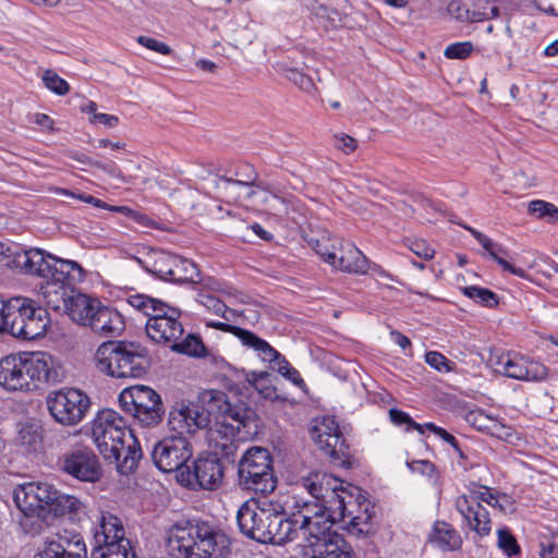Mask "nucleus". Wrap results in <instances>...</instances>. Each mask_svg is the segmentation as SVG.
Instances as JSON below:
<instances>
[{
  "label": "nucleus",
  "mask_w": 558,
  "mask_h": 558,
  "mask_svg": "<svg viewBox=\"0 0 558 558\" xmlns=\"http://www.w3.org/2000/svg\"><path fill=\"white\" fill-rule=\"evenodd\" d=\"M49 508V523L52 519L66 517L71 521H81L86 515V506L75 496L61 494L56 489Z\"/></svg>",
  "instance_id": "obj_28"
},
{
  "label": "nucleus",
  "mask_w": 558,
  "mask_h": 558,
  "mask_svg": "<svg viewBox=\"0 0 558 558\" xmlns=\"http://www.w3.org/2000/svg\"><path fill=\"white\" fill-rule=\"evenodd\" d=\"M314 15L317 20L325 23V26L337 27L342 22L341 13L332 8H328L325 4H318L314 9Z\"/></svg>",
  "instance_id": "obj_48"
},
{
  "label": "nucleus",
  "mask_w": 558,
  "mask_h": 558,
  "mask_svg": "<svg viewBox=\"0 0 558 558\" xmlns=\"http://www.w3.org/2000/svg\"><path fill=\"white\" fill-rule=\"evenodd\" d=\"M335 267L345 272L364 275L369 270V262L354 244L347 242L339 247Z\"/></svg>",
  "instance_id": "obj_30"
},
{
  "label": "nucleus",
  "mask_w": 558,
  "mask_h": 558,
  "mask_svg": "<svg viewBox=\"0 0 558 558\" xmlns=\"http://www.w3.org/2000/svg\"><path fill=\"white\" fill-rule=\"evenodd\" d=\"M167 547L174 558H227L231 541L208 522L187 521L170 530Z\"/></svg>",
  "instance_id": "obj_5"
},
{
  "label": "nucleus",
  "mask_w": 558,
  "mask_h": 558,
  "mask_svg": "<svg viewBox=\"0 0 558 558\" xmlns=\"http://www.w3.org/2000/svg\"><path fill=\"white\" fill-rule=\"evenodd\" d=\"M41 80L44 85L57 95H65L70 89L68 82L52 70H46Z\"/></svg>",
  "instance_id": "obj_47"
},
{
  "label": "nucleus",
  "mask_w": 558,
  "mask_h": 558,
  "mask_svg": "<svg viewBox=\"0 0 558 558\" xmlns=\"http://www.w3.org/2000/svg\"><path fill=\"white\" fill-rule=\"evenodd\" d=\"M492 507L498 508L504 513H511L514 511L513 500L506 494L500 496L496 495Z\"/></svg>",
  "instance_id": "obj_59"
},
{
  "label": "nucleus",
  "mask_w": 558,
  "mask_h": 558,
  "mask_svg": "<svg viewBox=\"0 0 558 558\" xmlns=\"http://www.w3.org/2000/svg\"><path fill=\"white\" fill-rule=\"evenodd\" d=\"M474 47L471 41H459L446 47L444 56L447 59L464 60L471 56Z\"/></svg>",
  "instance_id": "obj_51"
},
{
  "label": "nucleus",
  "mask_w": 558,
  "mask_h": 558,
  "mask_svg": "<svg viewBox=\"0 0 558 558\" xmlns=\"http://www.w3.org/2000/svg\"><path fill=\"white\" fill-rule=\"evenodd\" d=\"M151 257V260L140 262L143 268L162 280L170 281L175 255L166 252H157L153 254Z\"/></svg>",
  "instance_id": "obj_34"
},
{
  "label": "nucleus",
  "mask_w": 558,
  "mask_h": 558,
  "mask_svg": "<svg viewBox=\"0 0 558 558\" xmlns=\"http://www.w3.org/2000/svg\"><path fill=\"white\" fill-rule=\"evenodd\" d=\"M65 378L62 364L46 352L9 354L0 359V386L8 391H29Z\"/></svg>",
  "instance_id": "obj_3"
},
{
  "label": "nucleus",
  "mask_w": 558,
  "mask_h": 558,
  "mask_svg": "<svg viewBox=\"0 0 558 558\" xmlns=\"http://www.w3.org/2000/svg\"><path fill=\"white\" fill-rule=\"evenodd\" d=\"M168 425L177 436L194 435L201 429H209L208 413L198 403L182 402L170 411Z\"/></svg>",
  "instance_id": "obj_20"
},
{
  "label": "nucleus",
  "mask_w": 558,
  "mask_h": 558,
  "mask_svg": "<svg viewBox=\"0 0 558 558\" xmlns=\"http://www.w3.org/2000/svg\"><path fill=\"white\" fill-rule=\"evenodd\" d=\"M247 195L248 196L271 195V199H272L274 204L270 205V209H272L279 214L287 211V208H288L287 201L284 198L278 197L277 194L271 193L268 184H264L262 182L255 184V189L251 190Z\"/></svg>",
  "instance_id": "obj_49"
},
{
  "label": "nucleus",
  "mask_w": 558,
  "mask_h": 558,
  "mask_svg": "<svg viewBox=\"0 0 558 558\" xmlns=\"http://www.w3.org/2000/svg\"><path fill=\"white\" fill-rule=\"evenodd\" d=\"M427 541L432 546L442 551H456L462 546L460 533L446 521L434 522Z\"/></svg>",
  "instance_id": "obj_29"
},
{
  "label": "nucleus",
  "mask_w": 558,
  "mask_h": 558,
  "mask_svg": "<svg viewBox=\"0 0 558 558\" xmlns=\"http://www.w3.org/2000/svg\"><path fill=\"white\" fill-rule=\"evenodd\" d=\"M46 404L56 422L63 426H74L86 416L90 400L80 389L61 388L48 393Z\"/></svg>",
  "instance_id": "obj_13"
},
{
  "label": "nucleus",
  "mask_w": 558,
  "mask_h": 558,
  "mask_svg": "<svg viewBox=\"0 0 558 558\" xmlns=\"http://www.w3.org/2000/svg\"><path fill=\"white\" fill-rule=\"evenodd\" d=\"M454 507L470 530L481 537L489 535L492 531L489 513L485 507L476 501V498L458 497Z\"/></svg>",
  "instance_id": "obj_23"
},
{
  "label": "nucleus",
  "mask_w": 558,
  "mask_h": 558,
  "mask_svg": "<svg viewBox=\"0 0 558 558\" xmlns=\"http://www.w3.org/2000/svg\"><path fill=\"white\" fill-rule=\"evenodd\" d=\"M56 488L46 482H28L17 485L13 490V500L22 517L20 525L26 533H38L39 526L28 524L32 518L49 523V508Z\"/></svg>",
  "instance_id": "obj_11"
},
{
  "label": "nucleus",
  "mask_w": 558,
  "mask_h": 558,
  "mask_svg": "<svg viewBox=\"0 0 558 558\" xmlns=\"http://www.w3.org/2000/svg\"><path fill=\"white\" fill-rule=\"evenodd\" d=\"M110 211H116V213H121L125 216H130L132 215V217L137 220L138 222L143 223V225H146L148 226V221H150L148 219V217H146L145 215H141V214H136V213H133V210L126 206H111V210Z\"/></svg>",
  "instance_id": "obj_63"
},
{
  "label": "nucleus",
  "mask_w": 558,
  "mask_h": 558,
  "mask_svg": "<svg viewBox=\"0 0 558 558\" xmlns=\"http://www.w3.org/2000/svg\"><path fill=\"white\" fill-rule=\"evenodd\" d=\"M534 3L541 11L558 16V0H534Z\"/></svg>",
  "instance_id": "obj_62"
},
{
  "label": "nucleus",
  "mask_w": 558,
  "mask_h": 558,
  "mask_svg": "<svg viewBox=\"0 0 558 558\" xmlns=\"http://www.w3.org/2000/svg\"><path fill=\"white\" fill-rule=\"evenodd\" d=\"M424 429H428L433 434H435L437 437L442 439L445 442L449 444L454 451L461 457L464 458V454L458 444V440L453 435L448 433L445 428L437 426L436 424L429 422L424 424Z\"/></svg>",
  "instance_id": "obj_53"
},
{
  "label": "nucleus",
  "mask_w": 558,
  "mask_h": 558,
  "mask_svg": "<svg viewBox=\"0 0 558 558\" xmlns=\"http://www.w3.org/2000/svg\"><path fill=\"white\" fill-rule=\"evenodd\" d=\"M206 326L234 335L244 345L254 349L264 362L271 364L272 361H276V359L279 356V352L274 349L267 341L260 339L248 330L226 323H216L215 320L206 322Z\"/></svg>",
  "instance_id": "obj_25"
},
{
  "label": "nucleus",
  "mask_w": 558,
  "mask_h": 558,
  "mask_svg": "<svg viewBox=\"0 0 558 558\" xmlns=\"http://www.w3.org/2000/svg\"><path fill=\"white\" fill-rule=\"evenodd\" d=\"M300 484L317 501L298 505L288 515L286 543L298 542L304 557H319L323 548L341 536L332 530L335 523L360 527L371 520L367 508L361 510L363 505L338 477L312 472L303 476Z\"/></svg>",
  "instance_id": "obj_1"
},
{
  "label": "nucleus",
  "mask_w": 558,
  "mask_h": 558,
  "mask_svg": "<svg viewBox=\"0 0 558 558\" xmlns=\"http://www.w3.org/2000/svg\"><path fill=\"white\" fill-rule=\"evenodd\" d=\"M90 558H136L131 541H121L117 544L96 545Z\"/></svg>",
  "instance_id": "obj_35"
},
{
  "label": "nucleus",
  "mask_w": 558,
  "mask_h": 558,
  "mask_svg": "<svg viewBox=\"0 0 558 558\" xmlns=\"http://www.w3.org/2000/svg\"><path fill=\"white\" fill-rule=\"evenodd\" d=\"M100 303L101 302L95 298L71 289L64 312L74 323L88 327L96 312V307H98Z\"/></svg>",
  "instance_id": "obj_26"
},
{
  "label": "nucleus",
  "mask_w": 558,
  "mask_h": 558,
  "mask_svg": "<svg viewBox=\"0 0 558 558\" xmlns=\"http://www.w3.org/2000/svg\"><path fill=\"white\" fill-rule=\"evenodd\" d=\"M34 558H87V547L80 533L57 532L43 539Z\"/></svg>",
  "instance_id": "obj_18"
},
{
  "label": "nucleus",
  "mask_w": 558,
  "mask_h": 558,
  "mask_svg": "<svg viewBox=\"0 0 558 558\" xmlns=\"http://www.w3.org/2000/svg\"><path fill=\"white\" fill-rule=\"evenodd\" d=\"M271 462L267 449L260 447L247 449L238 466L239 486L256 494L272 493L276 489L277 480Z\"/></svg>",
  "instance_id": "obj_12"
},
{
  "label": "nucleus",
  "mask_w": 558,
  "mask_h": 558,
  "mask_svg": "<svg viewBox=\"0 0 558 558\" xmlns=\"http://www.w3.org/2000/svg\"><path fill=\"white\" fill-rule=\"evenodd\" d=\"M17 442L27 451H35L41 442V435L36 426L26 425L20 429Z\"/></svg>",
  "instance_id": "obj_44"
},
{
  "label": "nucleus",
  "mask_w": 558,
  "mask_h": 558,
  "mask_svg": "<svg viewBox=\"0 0 558 558\" xmlns=\"http://www.w3.org/2000/svg\"><path fill=\"white\" fill-rule=\"evenodd\" d=\"M193 454L186 436L171 435L155 444L151 450L154 464L162 472L181 471Z\"/></svg>",
  "instance_id": "obj_16"
},
{
  "label": "nucleus",
  "mask_w": 558,
  "mask_h": 558,
  "mask_svg": "<svg viewBox=\"0 0 558 558\" xmlns=\"http://www.w3.org/2000/svg\"><path fill=\"white\" fill-rule=\"evenodd\" d=\"M128 303L147 316L145 329L154 342L171 348L183 336L184 328L179 320L180 310L146 294L130 295Z\"/></svg>",
  "instance_id": "obj_8"
},
{
  "label": "nucleus",
  "mask_w": 558,
  "mask_h": 558,
  "mask_svg": "<svg viewBox=\"0 0 558 558\" xmlns=\"http://www.w3.org/2000/svg\"><path fill=\"white\" fill-rule=\"evenodd\" d=\"M495 366L496 372L517 380L542 381L548 376L544 364L514 352H504L496 356Z\"/></svg>",
  "instance_id": "obj_17"
},
{
  "label": "nucleus",
  "mask_w": 558,
  "mask_h": 558,
  "mask_svg": "<svg viewBox=\"0 0 558 558\" xmlns=\"http://www.w3.org/2000/svg\"><path fill=\"white\" fill-rule=\"evenodd\" d=\"M201 402L203 411L208 413L209 422L211 417L216 420L215 426H209L208 439L222 454L233 453L235 434L256 433L258 425L255 412L250 408L233 407L225 392L206 390L201 395Z\"/></svg>",
  "instance_id": "obj_2"
},
{
  "label": "nucleus",
  "mask_w": 558,
  "mask_h": 558,
  "mask_svg": "<svg viewBox=\"0 0 558 558\" xmlns=\"http://www.w3.org/2000/svg\"><path fill=\"white\" fill-rule=\"evenodd\" d=\"M464 228L476 239V241L482 245V247L487 252V254L496 260V263L505 270L509 271L515 276H519L521 278L524 277L525 272L521 268H517L513 265H511L506 257H508V251L501 246L500 244L494 242L492 239H489L484 233L475 230L472 227Z\"/></svg>",
  "instance_id": "obj_31"
},
{
  "label": "nucleus",
  "mask_w": 558,
  "mask_h": 558,
  "mask_svg": "<svg viewBox=\"0 0 558 558\" xmlns=\"http://www.w3.org/2000/svg\"><path fill=\"white\" fill-rule=\"evenodd\" d=\"M308 245L319 255L323 260L330 264L331 266H336L337 264V248L333 242L326 236L322 238H311L308 240Z\"/></svg>",
  "instance_id": "obj_41"
},
{
  "label": "nucleus",
  "mask_w": 558,
  "mask_h": 558,
  "mask_svg": "<svg viewBox=\"0 0 558 558\" xmlns=\"http://www.w3.org/2000/svg\"><path fill=\"white\" fill-rule=\"evenodd\" d=\"M454 507L470 530L481 537L489 535L492 531L489 513L485 507L476 501V498L458 497Z\"/></svg>",
  "instance_id": "obj_24"
},
{
  "label": "nucleus",
  "mask_w": 558,
  "mask_h": 558,
  "mask_svg": "<svg viewBox=\"0 0 558 558\" xmlns=\"http://www.w3.org/2000/svg\"><path fill=\"white\" fill-rule=\"evenodd\" d=\"M93 123H100L108 128H114L119 123V118L113 114L107 113H95L94 117L90 118Z\"/></svg>",
  "instance_id": "obj_61"
},
{
  "label": "nucleus",
  "mask_w": 558,
  "mask_h": 558,
  "mask_svg": "<svg viewBox=\"0 0 558 558\" xmlns=\"http://www.w3.org/2000/svg\"><path fill=\"white\" fill-rule=\"evenodd\" d=\"M463 295L477 304L486 307H495L499 303L498 295L492 290L478 286H469L461 289Z\"/></svg>",
  "instance_id": "obj_39"
},
{
  "label": "nucleus",
  "mask_w": 558,
  "mask_h": 558,
  "mask_svg": "<svg viewBox=\"0 0 558 558\" xmlns=\"http://www.w3.org/2000/svg\"><path fill=\"white\" fill-rule=\"evenodd\" d=\"M408 468L413 473H420L427 477H433L436 473L434 463L428 460H413L407 462Z\"/></svg>",
  "instance_id": "obj_57"
},
{
  "label": "nucleus",
  "mask_w": 558,
  "mask_h": 558,
  "mask_svg": "<svg viewBox=\"0 0 558 558\" xmlns=\"http://www.w3.org/2000/svg\"><path fill=\"white\" fill-rule=\"evenodd\" d=\"M335 145L345 154H349L356 148V141L347 134H340L335 135Z\"/></svg>",
  "instance_id": "obj_58"
},
{
  "label": "nucleus",
  "mask_w": 558,
  "mask_h": 558,
  "mask_svg": "<svg viewBox=\"0 0 558 558\" xmlns=\"http://www.w3.org/2000/svg\"><path fill=\"white\" fill-rule=\"evenodd\" d=\"M425 362L438 372L448 373L452 371L453 362L437 351H429L425 354Z\"/></svg>",
  "instance_id": "obj_52"
},
{
  "label": "nucleus",
  "mask_w": 558,
  "mask_h": 558,
  "mask_svg": "<svg viewBox=\"0 0 558 558\" xmlns=\"http://www.w3.org/2000/svg\"><path fill=\"white\" fill-rule=\"evenodd\" d=\"M9 257L10 260L3 263L24 275L59 282H80L85 277L84 269L76 262L57 257L40 248L15 246Z\"/></svg>",
  "instance_id": "obj_7"
},
{
  "label": "nucleus",
  "mask_w": 558,
  "mask_h": 558,
  "mask_svg": "<svg viewBox=\"0 0 558 558\" xmlns=\"http://www.w3.org/2000/svg\"><path fill=\"white\" fill-rule=\"evenodd\" d=\"M199 303L210 313L222 317L227 322H234L238 317L235 310L228 307L221 300L211 294H201Z\"/></svg>",
  "instance_id": "obj_38"
},
{
  "label": "nucleus",
  "mask_w": 558,
  "mask_h": 558,
  "mask_svg": "<svg viewBox=\"0 0 558 558\" xmlns=\"http://www.w3.org/2000/svg\"><path fill=\"white\" fill-rule=\"evenodd\" d=\"M137 43L142 45L143 47L156 51L161 54H170L172 52V49L162 41H159L155 38L147 37V36H140L137 37Z\"/></svg>",
  "instance_id": "obj_55"
},
{
  "label": "nucleus",
  "mask_w": 558,
  "mask_h": 558,
  "mask_svg": "<svg viewBox=\"0 0 558 558\" xmlns=\"http://www.w3.org/2000/svg\"><path fill=\"white\" fill-rule=\"evenodd\" d=\"M310 435L316 446L332 461L340 465L347 462L349 447L333 417L323 416L314 420L310 428Z\"/></svg>",
  "instance_id": "obj_15"
},
{
  "label": "nucleus",
  "mask_w": 558,
  "mask_h": 558,
  "mask_svg": "<svg viewBox=\"0 0 558 558\" xmlns=\"http://www.w3.org/2000/svg\"><path fill=\"white\" fill-rule=\"evenodd\" d=\"M33 122L43 129L51 130L53 125L52 119L45 113H35L33 117Z\"/></svg>",
  "instance_id": "obj_64"
},
{
  "label": "nucleus",
  "mask_w": 558,
  "mask_h": 558,
  "mask_svg": "<svg viewBox=\"0 0 558 558\" xmlns=\"http://www.w3.org/2000/svg\"><path fill=\"white\" fill-rule=\"evenodd\" d=\"M389 417L395 425L404 426V429L407 432L411 429H416L421 434L424 433V425L417 424L412 420V417L408 413L401 410L391 409L389 411Z\"/></svg>",
  "instance_id": "obj_50"
},
{
  "label": "nucleus",
  "mask_w": 558,
  "mask_h": 558,
  "mask_svg": "<svg viewBox=\"0 0 558 558\" xmlns=\"http://www.w3.org/2000/svg\"><path fill=\"white\" fill-rule=\"evenodd\" d=\"M184 475V472L181 471V481L185 482L190 487L215 490L222 485L225 466L216 454L208 453L199 456L193 462V471L187 470L186 478Z\"/></svg>",
  "instance_id": "obj_19"
},
{
  "label": "nucleus",
  "mask_w": 558,
  "mask_h": 558,
  "mask_svg": "<svg viewBox=\"0 0 558 558\" xmlns=\"http://www.w3.org/2000/svg\"><path fill=\"white\" fill-rule=\"evenodd\" d=\"M529 213L536 218L546 219L548 222L558 220V207L551 203L536 199L529 204Z\"/></svg>",
  "instance_id": "obj_43"
},
{
  "label": "nucleus",
  "mask_w": 558,
  "mask_h": 558,
  "mask_svg": "<svg viewBox=\"0 0 558 558\" xmlns=\"http://www.w3.org/2000/svg\"><path fill=\"white\" fill-rule=\"evenodd\" d=\"M407 246L411 250L416 256L423 259H432L435 256V250L430 247V245L423 239L417 240H408Z\"/></svg>",
  "instance_id": "obj_54"
},
{
  "label": "nucleus",
  "mask_w": 558,
  "mask_h": 558,
  "mask_svg": "<svg viewBox=\"0 0 558 558\" xmlns=\"http://www.w3.org/2000/svg\"><path fill=\"white\" fill-rule=\"evenodd\" d=\"M268 372H251L246 375L247 383L265 399L276 398V389L270 384Z\"/></svg>",
  "instance_id": "obj_42"
},
{
  "label": "nucleus",
  "mask_w": 558,
  "mask_h": 558,
  "mask_svg": "<svg viewBox=\"0 0 558 558\" xmlns=\"http://www.w3.org/2000/svg\"><path fill=\"white\" fill-rule=\"evenodd\" d=\"M171 349L175 352L191 355V356H205L207 351L199 337L192 333L187 335L183 340H177L171 344Z\"/></svg>",
  "instance_id": "obj_40"
},
{
  "label": "nucleus",
  "mask_w": 558,
  "mask_h": 558,
  "mask_svg": "<svg viewBox=\"0 0 558 558\" xmlns=\"http://www.w3.org/2000/svg\"><path fill=\"white\" fill-rule=\"evenodd\" d=\"M64 283L65 282L48 280L46 286L41 288L43 295L50 308L56 311L63 308L65 311V303L71 289L65 287Z\"/></svg>",
  "instance_id": "obj_36"
},
{
  "label": "nucleus",
  "mask_w": 558,
  "mask_h": 558,
  "mask_svg": "<svg viewBox=\"0 0 558 558\" xmlns=\"http://www.w3.org/2000/svg\"><path fill=\"white\" fill-rule=\"evenodd\" d=\"M449 14L462 23H476L499 15V8L493 0H452Z\"/></svg>",
  "instance_id": "obj_22"
},
{
  "label": "nucleus",
  "mask_w": 558,
  "mask_h": 558,
  "mask_svg": "<svg viewBox=\"0 0 558 558\" xmlns=\"http://www.w3.org/2000/svg\"><path fill=\"white\" fill-rule=\"evenodd\" d=\"M199 280L197 266L193 262L175 255L170 282H197Z\"/></svg>",
  "instance_id": "obj_37"
},
{
  "label": "nucleus",
  "mask_w": 558,
  "mask_h": 558,
  "mask_svg": "<svg viewBox=\"0 0 558 558\" xmlns=\"http://www.w3.org/2000/svg\"><path fill=\"white\" fill-rule=\"evenodd\" d=\"M92 437L102 457L122 474L132 472L141 458L136 438L123 417L111 409L98 412L92 422Z\"/></svg>",
  "instance_id": "obj_4"
},
{
  "label": "nucleus",
  "mask_w": 558,
  "mask_h": 558,
  "mask_svg": "<svg viewBox=\"0 0 558 558\" xmlns=\"http://www.w3.org/2000/svg\"><path fill=\"white\" fill-rule=\"evenodd\" d=\"M121 408L145 426L161 420L162 409L159 395L147 386L125 388L119 396Z\"/></svg>",
  "instance_id": "obj_14"
},
{
  "label": "nucleus",
  "mask_w": 558,
  "mask_h": 558,
  "mask_svg": "<svg viewBox=\"0 0 558 558\" xmlns=\"http://www.w3.org/2000/svg\"><path fill=\"white\" fill-rule=\"evenodd\" d=\"M541 558H558V533L547 531L539 536Z\"/></svg>",
  "instance_id": "obj_46"
},
{
  "label": "nucleus",
  "mask_w": 558,
  "mask_h": 558,
  "mask_svg": "<svg viewBox=\"0 0 558 558\" xmlns=\"http://www.w3.org/2000/svg\"><path fill=\"white\" fill-rule=\"evenodd\" d=\"M497 546L508 557L520 553V546L515 537L507 527H502L497 531Z\"/></svg>",
  "instance_id": "obj_45"
},
{
  "label": "nucleus",
  "mask_w": 558,
  "mask_h": 558,
  "mask_svg": "<svg viewBox=\"0 0 558 558\" xmlns=\"http://www.w3.org/2000/svg\"><path fill=\"white\" fill-rule=\"evenodd\" d=\"M3 335L31 341L43 337L50 324L48 312L28 298L15 296L2 304Z\"/></svg>",
  "instance_id": "obj_10"
},
{
  "label": "nucleus",
  "mask_w": 558,
  "mask_h": 558,
  "mask_svg": "<svg viewBox=\"0 0 558 558\" xmlns=\"http://www.w3.org/2000/svg\"><path fill=\"white\" fill-rule=\"evenodd\" d=\"M99 372L117 378L142 377L148 366L147 350L136 342H105L95 353Z\"/></svg>",
  "instance_id": "obj_9"
},
{
  "label": "nucleus",
  "mask_w": 558,
  "mask_h": 558,
  "mask_svg": "<svg viewBox=\"0 0 558 558\" xmlns=\"http://www.w3.org/2000/svg\"><path fill=\"white\" fill-rule=\"evenodd\" d=\"M61 469L83 482H95L101 476L98 458L89 449H77L60 459Z\"/></svg>",
  "instance_id": "obj_21"
},
{
  "label": "nucleus",
  "mask_w": 558,
  "mask_h": 558,
  "mask_svg": "<svg viewBox=\"0 0 558 558\" xmlns=\"http://www.w3.org/2000/svg\"><path fill=\"white\" fill-rule=\"evenodd\" d=\"M125 532L121 520L107 512L102 513L99 520V527L95 531L97 545L117 544L121 541H130L125 537Z\"/></svg>",
  "instance_id": "obj_32"
},
{
  "label": "nucleus",
  "mask_w": 558,
  "mask_h": 558,
  "mask_svg": "<svg viewBox=\"0 0 558 558\" xmlns=\"http://www.w3.org/2000/svg\"><path fill=\"white\" fill-rule=\"evenodd\" d=\"M286 504L280 499H251L236 512L241 533L259 543L286 544Z\"/></svg>",
  "instance_id": "obj_6"
},
{
  "label": "nucleus",
  "mask_w": 558,
  "mask_h": 558,
  "mask_svg": "<svg viewBox=\"0 0 558 558\" xmlns=\"http://www.w3.org/2000/svg\"><path fill=\"white\" fill-rule=\"evenodd\" d=\"M88 328L100 337H117L124 329V320L118 311L100 303Z\"/></svg>",
  "instance_id": "obj_27"
},
{
  "label": "nucleus",
  "mask_w": 558,
  "mask_h": 558,
  "mask_svg": "<svg viewBox=\"0 0 558 558\" xmlns=\"http://www.w3.org/2000/svg\"><path fill=\"white\" fill-rule=\"evenodd\" d=\"M466 420L476 429L487 434L495 435L497 437L508 435L507 433H504L505 429H507V426L496 416L489 415L483 410L471 411L468 414Z\"/></svg>",
  "instance_id": "obj_33"
},
{
  "label": "nucleus",
  "mask_w": 558,
  "mask_h": 558,
  "mask_svg": "<svg viewBox=\"0 0 558 558\" xmlns=\"http://www.w3.org/2000/svg\"><path fill=\"white\" fill-rule=\"evenodd\" d=\"M287 77L290 82L305 92H311L314 87L313 80L298 70H289L287 72Z\"/></svg>",
  "instance_id": "obj_56"
},
{
  "label": "nucleus",
  "mask_w": 558,
  "mask_h": 558,
  "mask_svg": "<svg viewBox=\"0 0 558 558\" xmlns=\"http://www.w3.org/2000/svg\"><path fill=\"white\" fill-rule=\"evenodd\" d=\"M495 496L496 495L493 494V492L488 487H482V490H476V492L474 490L468 495H461L460 497H474V498H476L477 502L481 504V501H485L486 504L492 506V504L495 499Z\"/></svg>",
  "instance_id": "obj_60"
}]
</instances>
